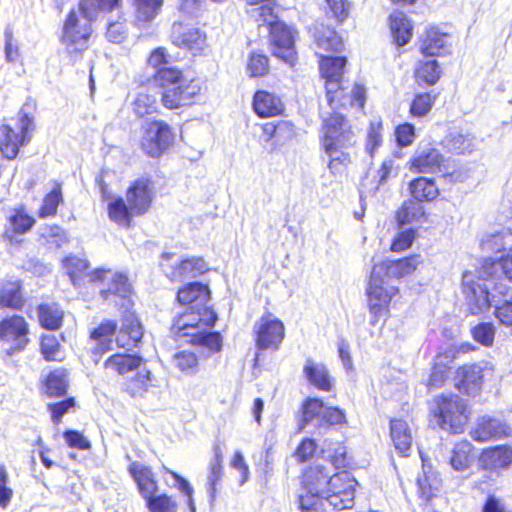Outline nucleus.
Instances as JSON below:
<instances>
[{
    "label": "nucleus",
    "instance_id": "obj_1",
    "mask_svg": "<svg viewBox=\"0 0 512 512\" xmlns=\"http://www.w3.org/2000/svg\"><path fill=\"white\" fill-rule=\"evenodd\" d=\"M121 0H81L78 10L67 15L61 42L71 60L76 61L89 46L92 35V22L102 12L118 8Z\"/></svg>",
    "mask_w": 512,
    "mask_h": 512
},
{
    "label": "nucleus",
    "instance_id": "obj_2",
    "mask_svg": "<svg viewBox=\"0 0 512 512\" xmlns=\"http://www.w3.org/2000/svg\"><path fill=\"white\" fill-rule=\"evenodd\" d=\"M217 320L216 313L209 307L189 309L175 319L171 331L177 341L199 345L212 352L222 348V337L219 332L205 331Z\"/></svg>",
    "mask_w": 512,
    "mask_h": 512
},
{
    "label": "nucleus",
    "instance_id": "obj_3",
    "mask_svg": "<svg viewBox=\"0 0 512 512\" xmlns=\"http://www.w3.org/2000/svg\"><path fill=\"white\" fill-rule=\"evenodd\" d=\"M115 330L116 324L113 321H106L91 333V338L98 345L95 352H108L116 348H123L126 352H130L134 348H143V328L133 314L125 317L121 330L113 340Z\"/></svg>",
    "mask_w": 512,
    "mask_h": 512
},
{
    "label": "nucleus",
    "instance_id": "obj_4",
    "mask_svg": "<svg viewBox=\"0 0 512 512\" xmlns=\"http://www.w3.org/2000/svg\"><path fill=\"white\" fill-rule=\"evenodd\" d=\"M463 293L466 296L472 314H479L495 306L496 318L506 326H512V301H505L499 304L495 296L490 298L489 287H481L474 283V274L465 272L462 276Z\"/></svg>",
    "mask_w": 512,
    "mask_h": 512
},
{
    "label": "nucleus",
    "instance_id": "obj_5",
    "mask_svg": "<svg viewBox=\"0 0 512 512\" xmlns=\"http://www.w3.org/2000/svg\"><path fill=\"white\" fill-rule=\"evenodd\" d=\"M346 58L341 56L321 55L320 73L325 81L328 104L334 108L347 104L346 88L343 86L344 67Z\"/></svg>",
    "mask_w": 512,
    "mask_h": 512
},
{
    "label": "nucleus",
    "instance_id": "obj_6",
    "mask_svg": "<svg viewBox=\"0 0 512 512\" xmlns=\"http://www.w3.org/2000/svg\"><path fill=\"white\" fill-rule=\"evenodd\" d=\"M432 413L437 425L452 433H461L468 421L466 402L459 396H439Z\"/></svg>",
    "mask_w": 512,
    "mask_h": 512
},
{
    "label": "nucleus",
    "instance_id": "obj_7",
    "mask_svg": "<svg viewBox=\"0 0 512 512\" xmlns=\"http://www.w3.org/2000/svg\"><path fill=\"white\" fill-rule=\"evenodd\" d=\"M34 130V118L26 112L24 106L19 113L16 127L9 124L0 126V152L3 157L16 158L19 148L30 141V133Z\"/></svg>",
    "mask_w": 512,
    "mask_h": 512
},
{
    "label": "nucleus",
    "instance_id": "obj_8",
    "mask_svg": "<svg viewBox=\"0 0 512 512\" xmlns=\"http://www.w3.org/2000/svg\"><path fill=\"white\" fill-rule=\"evenodd\" d=\"M357 481L347 471L332 475L323 498V506H331L334 510L351 509L354 506L355 488Z\"/></svg>",
    "mask_w": 512,
    "mask_h": 512
},
{
    "label": "nucleus",
    "instance_id": "obj_9",
    "mask_svg": "<svg viewBox=\"0 0 512 512\" xmlns=\"http://www.w3.org/2000/svg\"><path fill=\"white\" fill-rule=\"evenodd\" d=\"M398 291V287L383 274V268L374 266L367 288L369 310L374 317L383 315Z\"/></svg>",
    "mask_w": 512,
    "mask_h": 512
},
{
    "label": "nucleus",
    "instance_id": "obj_10",
    "mask_svg": "<svg viewBox=\"0 0 512 512\" xmlns=\"http://www.w3.org/2000/svg\"><path fill=\"white\" fill-rule=\"evenodd\" d=\"M322 148H351L356 143V135L349 121L340 113L323 117Z\"/></svg>",
    "mask_w": 512,
    "mask_h": 512
},
{
    "label": "nucleus",
    "instance_id": "obj_11",
    "mask_svg": "<svg viewBox=\"0 0 512 512\" xmlns=\"http://www.w3.org/2000/svg\"><path fill=\"white\" fill-rule=\"evenodd\" d=\"M331 476L325 467L317 465L307 470L303 476L306 495L299 496V507L301 510L309 509L313 506H323L328 481Z\"/></svg>",
    "mask_w": 512,
    "mask_h": 512
},
{
    "label": "nucleus",
    "instance_id": "obj_12",
    "mask_svg": "<svg viewBox=\"0 0 512 512\" xmlns=\"http://www.w3.org/2000/svg\"><path fill=\"white\" fill-rule=\"evenodd\" d=\"M174 142V134L163 121L146 122L143 125L142 150L151 157H159Z\"/></svg>",
    "mask_w": 512,
    "mask_h": 512
},
{
    "label": "nucleus",
    "instance_id": "obj_13",
    "mask_svg": "<svg viewBox=\"0 0 512 512\" xmlns=\"http://www.w3.org/2000/svg\"><path fill=\"white\" fill-rule=\"evenodd\" d=\"M174 256L173 253H163L160 262L161 269L172 281L195 278L208 270L206 262L201 257L193 256L181 261H173Z\"/></svg>",
    "mask_w": 512,
    "mask_h": 512
},
{
    "label": "nucleus",
    "instance_id": "obj_14",
    "mask_svg": "<svg viewBox=\"0 0 512 512\" xmlns=\"http://www.w3.org/2000/svg\"><path fill=\"white\" fill-rule=\"evenodd\" d=\"M256 344L261 350H277L284 339V325L271 314L262 316L254 326Z\"/></svg>",
    "mask_w": 512,
    "mask_h": 512
},
{
    "label": "nucleus",
    "instance_id": "obj_15",
    "mask_svg": "<svg viewBox=\"0 0 512 512\" xmlns=\"http://www.w3.org/2000/svg\"><path fill=\"white\" fill-rule=\"evenodd\" d=\"M270 39L274 56L293 65L296 58L294 31L285 23L276 21L270 24Z\"/></svg>",
    "mask_w": 512,
    "mask_h": 512
},
{
    "label": "nucleus",
    "instance_id": "obj_16",
    "mask_svg": "<svg viewBox=\"0 0 512 512\" xmlns=\"http://www.w3.org/2000/svg\"><path fill=\"white\" fill-rule=\"evenodd\" d=\"M0 340L9 344L11 349H24L28 343V324L26 320L19 315L1 320Z\"/></svg>",
    "mask_w": 512,
    "mask_h": 512
},
{
    "label": "nucleus",
    "instance_id": "obj_17",
    "mask_svg": "<svg viewBox=\"0 0 512 512\" xmlns=\"http://www.w3.org/2000/svg\"><path fill=\"white\" fill-rule=\"evenodd\" d=\"M171 39L173 44L187 49L193 54L201 52L206 45V35L199 28L176 22L172 26Z\"/></svg>",
    "mask_w": 512,
    "mask_h": 512
},
{
    "label": "nucleus",
    "instance_id": "obj_18",
    "mask_svg": "<svg viewBox=\"0 0 512 512\" xmlns=\"http://www.w3.org/2000/svg\"><path fill=\"white\" fill-rule=\"evenodd\" d=\"M153 182L149 178L137 179L127 190L126 199L130 210L135 215L148 211L153 199Z\"/></svg>",
    "mask_w": 512,
    "mask_h": 512
},
{
    "label": "nucleus",
    "instance_id": "obj_19",
    "mask_svg": "<svg viewBox=\"0 0 512 512\" xmlns=\"http://www.w3.org/2000/svg\"><path fill=\"white\" fill-rule=\"evenodd\" d=\"M201 90L200 82L196 79H184L178 85L162 92V103L168 109H176L189 104Z\"/></svg>",
    "mask_w": 512,
    "mask_h": 512
},
{
    "label": "nucleus",
    "instance_id": "obj_20",
    "mask_svg": "<svg viewBox=\"0 0 512 512\" xmlns=\"http://www.w3.org/2000/svg\"><path fill=\"white\" fill-rule=\"evenodd\" d=\"M411 167L420 173L448 172L449 161L434 148L418 149L411 159Z\"/></svg>",
    "mask_w": 512,
    "mask_h": 512
},
{
    "label": "nucleus",
    "instance_id": "obj_21",
    "mask_svg": "<svg viewBox=\"0 0 512 512\" xmlns=\"http://www.w3.org/2000/svg\"><path fill=\"white\" fill-rule=\"evenodd\" d=\"M102 298L106 301L113 302L115 305H120L126 310L131 306V285L127 276L123 274H115L111 278V284L108 289L100 291Z\"/></svg>",
    "mask_w": 512,
    "mask_h": 512
},
{
    "label": "nucleus",
    "instance_id": "obj_22",
    "mask_svg": "<svg viewBox=\"0 0 512 512\" xmlns=\"http://www.w3.org/2000/svg\"><path fill=\"white\" fill-rule=\"evenodd\" d=\"M509 432V426L502 420L483 416L478 420L471 436L475 441L485 442L507 436Z\"/></svg>",
    "mask_w": 512,
    "mask_h": 512
},
{
    "label": "nucleus",
    "instance_id": "obj_23",
    "mask_svg": "<svg viewBox=\"0 0 512 512\" xmlns=\"http://www.w3.org/2000/svg\"><path fill=\"white\" fill-rule=\"evenodd\" d=\"M324 403L319 398H307L302 404V416L299 420V429L314 433L309 428L319 430L323 427L322 415L324 414Z\"/></svg>",
    "mask_w": 512,
    "mask_h": 512
},
{
    "label": "nucleus",
    "instance_id": "obj_24",
    "mask_svg": "<svg viewBox=\"0 0 512 512\" xmlns=\"http://www.w3.org/2000/svg\"><path fill=\"white\" fill-rule=\"evenodd\" d=\"M421 263L422 260L419 255H412L398 260L387 259L374 266L382 267L383 274L392 281L412 274Z\"/></svg>",
    "mask_w": 512,
    "mask_h": 512
},
{
    "label": "nucleus",
    "instance_id": "obj_25",
    "mask_svg": "<svg viewBox=\"0 0 512 512\" xmlns=\"http://www.w3.org/2000/svg\"><path fill=\"white\" fill-rule=\"evenodd\" d=\"M483 371L478 365L463 366L457 371L456 388L469 396H475L481 389Z\"/></svg>",
    "mask_w": 512,
    "mask_h": 512
},
{
    "label": "nucleus",
    "instance_id": "obj_26",
    "mask_svg": "<svg viewBox=\"0 0 512 512\" xmlns=\"http://www.w3.org/2000/svg\"><path fill=\"white\" fill-rule=\"evenodd\" d=\"M177 300L180 304L190 305L189 309L208 307L210 291L207 285L200 282L189 283L179 289Z\"/></svg>",
    "mask_w": 512,
    "mask_h": 512
},
{
    "label": "nucleus",
    "instance_id": "obj_27",
    "mask_svg": "<svg viewBox=\"0 0 512 512\" xmlns=\"http://www.w3.org/2000/svg\"><path fill=\"white\" fill-rule=\"evenodd\" d=\"M253 109L259 117H272L283 112L284 104L276 94L260 90L254 94Z\"/></svg>",
    "mask_w": 512,
    "mask_h": 512
},
{
    "label": "nucleus",
    "instance_id": "obj_28",
    "mask_svg": "<svg viewBox=\"0 0 512 512\" xmlns=\"http://www.w3.org/2000/svg\"><path fill=\"white\" fill-rule=\"evenodd\" d=\"M64 265L74 285L77 284V281L82 276H86L90 279V281L96 282L103 281L107 278L108 274H111L110 271L101 269H97L93 272H87L89 268L88 261L78 257H67L64 261Z\"/></svg>",
    "mask_w": 512,
    "mask_h": 512
},
{
    "label": "nucleus",
    "instance_id": "obj_29",
    "mask_svg": "<svg viewBox=\"0 0 512 512\" xmlns=\"http://www.w3.org/2000/svg\"><path fill=\"white\" fill-rule=\"evenodd\" d=\"M303 372L308 382L317 389L322 391L332 390L333 378L324 364L307 359Z\"/></svg>",
    "mask_w": 512,
    "mask_h": 512
},
{
    "label": "nucleus",
    "instance_id": "obj_30",
    "mask_svg": "<svg viewBox=\"0 0 512 512\" xmlns=\"http://www.w3.org/2000/svg\"><path fill=\"white\" fill-rule=\"evenodd\" d=\"M479 461L486 470L507 468L512 463V449L506 446L486 449L482 452Z\"/></svg>",
    "mask_w": 512,
    "mask_h": 512
},
{
    "label": "nucleus",
    "instance_id": "obj_31",
    "mask_svg": "<svg viewBox=\"0 0 512 512\" xmlns=\"http://www.w3.org/2000/svg\"><path fill=\"white\" fill-rule=\"evenodd\" d=\"M418 491L420 497L425 501V505H433V501L438 498L441 492V480L438 476L429 470H426L425 462L423 461V475L417 479Z\"/></svg>",
    "mask_w": 512,
    "mask_h": 512
},
{
    "label": "nucleus",
    "instance_id": "obj_32",
    "mask_svg": "<svg viewBox=\"0 0 512 512\" xmlns=\"http://www.w3.org/2000/svg\"><path fill=\"white\" fill-rule=\"evenodd\" d=\"M69 387L68 372L59 368L51 371L43 382V393L50 398L66 395Z\"/></svg>",
    "mask_w": 512,
    "mask_h": 512
},
{
    "label": "nucleus",
    "instance_id": "obj_33",
    "mask_svg": "<svg viewBox=\"0 0 512 512\" xmlns=\"http://www.w3.org/2000/svg\"><path fill=\"white\" fill-rule=\"evenodd\" d=\"M476 138L473 133L463 130H452L445 138V147L457 154L471 153L475 149Z\"/></svg>",
    "mask_w": 512,
    "mask_h": 512
},
{
    "label": "nucleus",
    "instance_id": "obj_34",
    "mask_svg": "<svg viewBox=\"0 0 512 512\" xmlns=\"http://www.w3.org/2000/svg\"><path fill=\"white\" fill-rule=\"evenodd\" d=\"M449 34L442 33L438 29L431 28L426 32V37L421 45V51L426 56H441L449 51Z\"/></svg>",
    "mask_w": 512,
    "mask_h": 512
},
{
    "label": "nucleus",
    "instance_id": "obj_35",
    "mask_svg": "<svg viewBox=\"0 0 512 512\" xmlns=\"http://www.w3.org/2000/svg\"><path fill=\"white\" fill-rule=\"evenodd\" d=\"M390 436L398 453L407 456L413 440L408 424L401 419H392L390 421Z\"/></svg>",
    "mask_w": 512,
    "mask_h": 512
},
{
    "label": "nucleus",
    "instance_id": "obj_36",
    "mask_svg": "<svg viewBox=\"0 0 512 512\" xmlns=\"http://www.w3.org/2000/svg\"><path fill=\"white\" fill-rule=\"evenodd\" d=\"M501 272L505 279L512 281V249L507 256L498 260L485 259L480 267V275L488 277Z\"/></svg>",
    "mask_w": 512,
    "mask_h": 512
},
{
    "label": "nucleus",
    "instance_id": "obj_37",
    "mask_svg": "<svg viewBox=\"0 0 512 512\" xmlns=\"http://www.w3.org/2000/svg\"><path fill=\"white\" fill-rule=\"evenodd\" d=\"M390 29L398 46L406 45L412 36L410 21L402 12L391 14Z\"/></svg>",
    "mask_w": 512,
    "mask_h": 512
},
{
    "label": "nucleus",
    "instance_id": "obj_38",
    "mask_svg": "<svg viewBox=\"0 0 512 512\" xmlns=\"http://www.w3.org/2000/svg\"><path fill=\"white\" fill-rule=\"evenodd\" d=\"M390 29L398 46L406 45L412 36L410 21L402 12L391 14Z\"/></svg>",
    "mask_w": 512,
    "mask_h": 512
},
{
    "label": "nucleus",
    "instance_id": "obj_39",
    "mask_svg": "<svg viewBox=\"0 0 512 512\" xmlns=\"http://www.w3.org/2000/svg\"><path fill=\"white\" fill-rule=\"evenodd\" d=\"M390 29L398 46L406 45L412 36L410 21L402 12L391 14Z\"/></svg>",
    "mask_w": 512,
    "mask_h": 512
},
{
    "label": "nucleus",
    "instance_id": "obj_40",
    "mask_svg": "<svg viewBox=\"0 0 512 512\" xmlns=\"http://www.w3.org/2000/svg\"><path fill=\"white\" fill-rule=\"evenodd\" d=\"M410 193L416 202L420 201H432L438 194L439 190L433 180L419 177L410 182L409 185Z\"/></svg>",
    "mask_w": 512,
    "mask_h": 512
},
{
    "label": "nucleus",
    "instance_id": "obj_41",
    "mask_svg": "<svg viewBox=\"0 0 512 512\" xmlns=\"http://www.w3.org/2000/svg\"><path fill=\"white\" fill-rule=\"evenodd\" d=\"M24 303L18 281H6L0 287V305L20 309Z\"/></svg>",
    "mask_w": 512,
    "mask_h": 512
},
{
    "label": "nucleus",
    "instance_id": "obj_42",
    "mask_svg": "<svg viewBox=\"0 0 512 512\" xmlns=\"http://www.w3.org/2000/svg\"><path fill=\"white\" fill-rule=\"evenodd\" d=\"M142 362L139 354H112L105 362L108 369L125 374L138 368Z\"/></svg>",
    "mask_w": 512,
    "mask_h": 512
},
{
    "label": "nucleus",
    "instance_id": "obj_43",
    "mask_svg": "<svg viewBox=\"0 0 512 512\" xmlns=\"http://www.w3.org/2000/svg\"><path fill=\"white\" fill-rule=\"evenodd\" d=\"M163 0H134L135 17L138 23L148 24L160 13Z\"/></svg>",
    "mask_w": 512,
    "mask_h": 512
},
{
    "label": "nucleus",
    "instance_id": "obj_44",
    "mask_svg": "<svg viewBox=\"0 0 512 512\" xmlns=\"http://www.w3.org/2000/svg\"><path fill=\"white\" fill-rule=\"evenodd\" d=\"M452 361L449 354H437L434 359V365L429 380V387H440L450 374L451 367L448 365Z\"/></svg>",
    "mask_w": 512,
    "mask_h": 512
},
{
    "label": "nucleus",
    "instance_id": "obj_45",
    "mask_svg": "<svg viewBox=\"0 0 512 512\" xmlns=\"http://www.w3.org/2000/svg\"><path fill=\"white\" fill-rule=\"evenodd\" d=\"M317 47L325 52H339L343 48L342 39L336 31L329 27H322L315 35Z\"/></svg>",
    "mask_w": 512,
    "mask_h": 512
},
{
    "label": "nucleus",
    "instance_id": "obj_46",
    "mask_svg": "<svg viewBox=\"0 0 512 512\" xmlns=\"http://www.w3.org/2000/svg\"><path fill=\"white\" fill-rule=\"evenodd\" d=\"M39 321L47 329H58L62 324L63 311L58 304H43L38 308Z\"/></svg>",
    "mask_w": 512,
    "mask_h": 512
},
{
    "label": "nucleus",
    "instance_id": "obj_47",
    "mask_svg": "<svg viewBox=\"0 0 512 512\" xmlns=\"http://www.w3.org/2000/svg\"><path fill=\"white\" fill-rule=\"evenodd\" d=\"M471 451L472 445L468 441H461L455 444L450 457V464L453 469L457 471L466 470L472 462Z\"/></svg>",
    "mask_w": 512,
    "mask_h": 512
},
{
    "label": "nucleus",
    "instance_id": "obj_48",
    "mask_svg": "<svg viewBox=\"0 0 512 512\" xmlns=\"http://www.w3.org/2000/svg\"><path fill=\"white\" fill-rule=\"evenodd\" d=\"M350 148H323L325 154L329 157L328 168L332 174L336 175L343 171L350 162Z\"/></svg>",
    "mask_w": 512,
    "mask_h": 512
},
{
    "label": "nucleus",
    "instance_id": "obj_49",
    "mask_svg": "<svg viewBox=\"0 0 512 512\" xmlns=\"http://www.w3.org/2000/svg\"><path fill=\"white\" fill-rule=\"evenodd\" d=\"M415 76L419 84L434 85L441 76V69L436 60H428L420 63Z\"/></svg>",
    "mask_w": 512,
    "mask_h": 512
},
{
    "label": "nucleus",
    "instance_id": "obj_50",
    "mask_svg": "<svg viewBox=\"0 0 512 512\" xmlns=\"http://www.w3.org/2000/svg\"><path fill=\"white\" fill-rule=\"evenodd\" d=\"M39 235L43 243L55 248H61L68 243L66 232L57 225H46L39 229Z\"/></svg>",
    "mask_w": 512,
    "mask_h": 512
},
{
    "label": "nucleus",
    "instance_id": "obj_51",
    "mask_svg": "<svg viewBox=\"0 0 512 512\" xmlns=\"http://www.w3.org/2000/svg\"><path fill=\"white\" fill-rule=\"evenodd\" d=\"M108 213L112 221L124 227L130 225L131 215H135L122 198H117L109 203Z\"/></svg>",
    "mask_w": 512,
    "mask_h": 512
},
{
    "label": "nucleus",
    "instance_id": "obj_52",
    "mask_svg": "<svg viewBox=\"0 0 512 512\" xmlns=\"http://www.w3.org/2000/svg\"><path fill=\"white\" fill-rule=\"evenodd\" d=\"M503 277H504V275L501 272H498L497 274H494V275H491L488 277H483L480 275V269H479L478 270V281L474 280V283L480 284L481 287L488 286L490 298H492V296L496 297V293L501 296H506L509 292V287L504 282Z\"/></svg>",
    "mask_w": 512,
    "mask_h": 512
},
{
    "label": "nucleus",
    "instance_id": "obj_53",
    "mask_svg": "<svg viewBox=\"0 0 512 512\" xmlns=\"http://www.w3.org/2000/svg\"><path fill=\"white\" fill-rule=\"evenodd\" d=\"M424 215L423 207L416 201H405L402 207L397 212V222L399 227L418 220Z\"/></svg>",
    "mask_w": 512,
    "mask_h": 512
},
{
    "label": "nucleus",
    "instance_id": "obj_54",
    "mask_svg": "<svg viewBox=\"0 0 512 512\" xmlns=\"http://www.w3.org/2000/svg\"><path fill=\"white\" fill-rule=\"evenodd\" d=\"M184 79L180 70L171 67L160 68L155 74V81L162 89V92H165L175 85L177 86L178 82Z\"/></svg>",
    "mask_w": 512,
    "mask_h": 512
},
{
    "label": "nucleus",
    "instance_id": "obj_55",
    "mask_svg": "<svg viewBox=\"0 0 512 512\" xmlns=\"http://www.w3.org/2000/svg\"><path fill=\"white\" fill-rule=\"evenodd\" d=\"M62 200L61 186L60 184H56L52 191L45 196L39 211V216L42 218L54 216Z\"/></svg>",
    "mask_w": 512,
    "mask_h": 512
},
{
    "label": "nucleus",
    "instance_id": "obj_56",
    "mask_svg": "<svg viewBox=\"0 0 512 512\" xmlns=\"http://www.w3.org/2000/svg\"><path fill=\"white\" fill-rule=\"evenodd\" d=\"M246 69L250 77H262L269 71L268 58L263 54L252 53Z\"/></svg>",
    "mask_w": 512,
    "mask_h": 512
},
{
    "label": "nucleus",
    "instance_id": "obj_57",
    "mask_svg": "<svg viewBox=\"0 0 512 512\" xmlns=\"http://www.w3.org/2000/svg\"><path fill=\"white\" fill-rule=\"evenodd\" d=\"M435 101L429 93H421L415 96L411 105L410 113L414 117H423L429 113Z\"/></svg>",
    "mask_w": 512,
    "mask_h": 512
},
{
    "label": "nucleus",
    "instance_id": "obj_58",
    "mask_svg": "<svg viewBox=\"0 0 512 512\" xmlns=\"http://www.w3.org/2000/svg\"><path fill=\"white\" fill-rule=\"evenodd\" d=\"M150 386V372L138 373L135 378L126 384V391L132 397L143 396Z\"/></svg>",
    "mask_w": 512,
    "mask_h": 512
},
{
    "label": "nucleus",
    "instance_id": "obj_59",
    "mask_svg": "<svg viewBox=\"0 0 512 512\" xmlns=\"http://www.w3.org/2000/svg\"><path fill=\"white\" fill-rule=\"evenodd\" d=\"M156 110V99L147 93H139L133 102V111L139 117L151 114Z\"/></svg>",
    "mask_w": 512,
    "mask_h": 512
},
{
    "label": "nucleus",
    "instance_id": "obj_60",
    "mask_svg": "<svg viewBox=\"0 0 512 512\" xmlns=\"http://www.w3.org/2000/svg\"><path fill=\"white\" fill-rule=\"evenodd\" d=\"M76 405L74 397H68L57 403H50L47 406L48 411L51 413V419L54 424H59L62 417L68 413Z\"/></svg>",
    "mask_w": 512,
    "mask_h": 512
},
{
    "label": "nucleus",
    "instance_id": "obj_61",
    "mask_svg": "<svg viewBox=\"0 0 512 512\" xmlns=\"http://www.w3.org/2000/svg\"><path fill=\"white\" fill-rule=\"evenodd\" d=\"M135 481L137 482L141 495L147 501L154 497L157 485L153 479V474L150 469L142 472Z\"/></svg>",
    "mask_w": 512,
    "mask_h": 512
},
{
    "label": "nucleus",
    "instance_id": "obj_62",
    "mask_svg": "<svg viewBox=\"0 0 512 512\" xmlns=\"http://www.w3.org/2000/svg\"><path fill=\"white\" fill-rule=\"evenodd\" d=\"M382 142V123L380 121H371L367 134L366 149L371 156Z\"/></svg>",
    "mask_w": 512,
    "mask_h": 512
},
{
    "label": "nucleus",
    "instance_id": "obj_63",
    "mask_svg": "<svg viewBox=\"0 0 512 512\" xmlns=\"http://www.w3.org/2000/svg\"><path fill=\"white\" fill-rule=\"evenodd\" d=\"M474 339L484 346H491L494 340L495 329L491 323H481L472 331Z\"/></svg>",
    "mask_w": 512,
    "mask_h": 512
},
{
    "label": "nucleus",
    "instance_id": "obj_64",
    "mask_svg": "<svg viewBox=\"0 0 512 512\" xmlns=\"http://www.w3.org/2000/svg\"><path fill=\"white\" fill-rule=\"evenodd\" d=\"M147 505L151 512H176L175 502L167 495L154 496Z\"/></svg>",
    "mask_w": 512,
    "mask_h": 512
}]
</instances>
